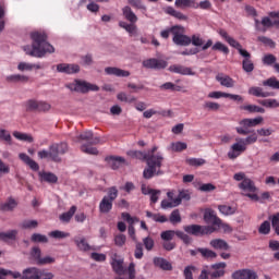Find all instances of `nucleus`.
I'll use <instances>...</instances> for the list:
<instances>
[{"label":"nucleus","instance_id":"nucleus-52","mask_svg":"<svg viewBox=\"0 0 279 279\" xmlns=\"http://www.w3.org/2000/svg\"><path fill=\"white\" fill-rule=\"evenodd\" d=\"M271 232V222L269 220H265L258 228L259 234H269Z\"/></svg>","mask_w":279,"mask_h":279},{"label":"nucleus","instance_id":"nucleus-54","mask_svg":"<svg viewBox=\"0 0 279 279\" xmlns=\"http://www.w3.org/2000/svg\"><path fill=\"white\" fill-rule=\"evenodd\" d=\"M257 40L259 43H263V45H265L266 47H270V49H276V41H274L269 37L259 36V37H257Z\"/></svg>","mask_w":279,"mask_h":279},{"label":"nucleus","instance_id":"nucleus-62","mask_svg":"<svg viewBox=\"0 0 279 279\" xmlns=\"http://www.w3.org/2000/svg\"><path fill=\"white\" fill-rule=\"evenodd\" d=\"M144 253H143V243L141 242H136L135 244V252H134V257L137 260H141V258H143Z\"/></svg>","mask_w":279,"mask_h":279},{"label":"nucleus","instance_id":"nucleus-15","mask_svg":"<svg viewBox=\"0 0 279 279\" xmlns=\"http://www.w3.org/2000/svg\"><path fill=\"white\" fill-rule=\"evenodd\" d=\"M57 71L59 73H66L68 75H73V73H80V65L69 64V63H60L57 65Z\"/></svg>","mask_w":279,"mask_h":279},{"label":"nucleus","instance_id":"nucleus-23","mask_svg":"<svg viewBox=\"0 0 279 279\" xmlns=\"http://www.w3.org/2000/svg\"><path fill=\"white\" fill-rule=\"evenodd\" d=\"M107 75H116V77H130V71H125L119 68L108 66L105 69Z\"/></svg>","mask_w":279,"mask_h":279},{"label":"nucleus","instance_id":"nucleus-41","mask_svg":"<svg viewBox=\"0 0 279 279\" xmlns=\"http://www.w3.org/2000/svg\"><path fill=\"white\" fill-rule=\"evenodd\" d=\"M258 104L264 108H279V101L274 98L258 100Z\"/></svg>","mask_w":279,"mask_h":279},{"label":"nucleus","instance_id":"nucleus-21","mask_svg":"<svg viewBox=\"0 0 279 279\" xmlns=\"http://www.w3.org/2000/svg\"><path fill=\"white\" fill-rule=\"evenodd\" d=\"M119 27L122 29H125L128 32L129 36H137L138 34V27L136 26V23H128L124 21L119 22Z\"/></svg>","mask_w":279,"mask_h":279},{"label":"nucleus","instance_id":"nucleus-28","mask_svg":"<svg viewBox=\"0 0 279 279\" xmlns=\"http://www.w3.org/2000/svg\"><path fill=\"white\" fill-rule=\"evenodd\" d=\"M242 69L245 73H252L254 71V62H252V54L247 52V56H242Z\"/></svg>","mask_w":279,"mask_h":279},{"label":"nucleus","instance_id":"nucleus-57","mask_svg":"<svg viewBox=\"0 0 279 279\" xmlns=\"http://www.w3.org/2000/svg\"><path fill=\"white\" fill-rule=\"evenodd\" d=\"M0 141H4L9 145H12V135L8 130L0 128Z\"/></svg>","mask_w":279,"mask_h":279},{"label":"nucleus","instance_id":"nucleus-17","mask_svg":"<svg viewBox=\"0 0 279 279\" xmlns=\"http://www.w3.org/2000/svg\"><path fill=\"white\" fill-rule=\"evenodd\" d=\"M155 267L162 269V271H173V265L162 257H155L153 259Z\"/></svg>","mask_w":279,"mask_h":279},{"label":"nucleus","instance_id":"nucleus-43","mask_svg":"<svg viewBox=\"0 0 279 279\" xmlns=\"http://www.w3.org/2000/svg\"><path fill=\"white\" fill-rule=\"evenodd\" d=\"M14 138H17V141H24L25 143H32L34 141V137L26 133H21L19 131L13 132Z\"/></svg>","mask_w":279,"mask_h":279},{"label":"nucleus","instance_id":"nucleus-36","mask_svg":"<svg viewBox=\"0 0 279 279\" xmlns=\"http://www.w3.org/2000/svg\"><path fill=\"white\" fill-rule=\"evenodd\" d=\"M146 217H148L153 221H156L157 223H167V221H169L167 216L160 215V214H154L151 211H146Z\"/></svg>","mask_w":279,"mask_h":279},{"label":"nucleus","instance_id":"nucleus-30","mask_svg":"<svg viewBox=\"0 0 279 279\" xmlns=\"http://www.w3.org/2000/svg\"><path fill=\"white\" fill-rule=\"evenodd\" d=\"M106 161L108 162L109 167L113 170L119 169L123 162H125V159L123 157H107Z\"/></svg>","mask_w":279,"mask_h":279},{"label":"nucleus","instance_id":"nucleus-25","mask_svg":"<svg viewBox=\"0 0 279 279\" xmlns=\"http://www.w3.org/2000/svg\"><path fill=\"white\" fill-rule=\"evenodd\" d=\"M209 245L214 250H222L225 252H228V250H230V244H228V242L222 239H214L209 242Z\"/></svg>","mask_w":279,"mask_h":279},{"label":"nucleus","instance_id":"nucleus-4","mask_svg":"<svg viewBox=\"0 0 279 279\" xmlns=\"http://www.w3.org/2000/svg\"><path fill=\"white\" fill-rule=\"evenodd\" d=\"M263 123V117H257L254 119H243L239 122L241 126L235 128V132H238L242 136H247L244 141V145H254L256 141H258V135H256V132L254 130H250V128H256V125H260Z\"/></svg>","mask_w":279,"mask_h":279},{"label":"nucleus","instance_id":"nucleus-27","mask_svg":"<svg viewBox=\"0 0 279 279\" xmlns=\"http://www.w3.org/2000/svg\"><path fill=\"white\" fill-rule=\"evenodd\" d=\"M40 182H47L48 184H57L58 175L53 174V172H39Z\"/></svg>","mask_w":279,"mask_h":279},{"label":"nucleus","instance_id":"nucleus-18","mask_svg":"<svg viewBox=\"0 0 279 279\" xmlns=\"http://www.w3.org/2000/svg\"><path fill=\"white\" fill-rule=\"evenodd\" d=\"M171 73H178L179 75H195V72L191 68L182 64H173L169 66Z\"/></svg>","mask_w":279,"mask_h":279},{"label":"nucleus","instance_id":"nucleus-26","mask_svg":"<svg viewBox=\"0 0 279 279\" xmlns=\"http://www.w3.org/2000/svg\"><path fill=\"white\" fill-rule=\"evenodd\" d=\"M20 160H22V162H25V165H27V167H29V169H32L33 171H38V169H40V166H38V162H36L34 159H31L27 154L25 153H21L19 155Z\"/></svg>","mask_w":279,"mask_h":279},{"label":"nucleus","instance_id":"nucleus-40","mask_svg":"<svg viewBox=\"0 0 279 279\" xmlns=\"http://www.w3.org/2000/svg\"><path fill=\"white\" fill-rule=\"evenodd\" d=\"M17 69H19V71H32L34 69L40 70V69H43V65L34 64V63L21 62V63H19Z\"/></svg>","mask_w":279,"mask_h":279},{"label":"nucleus","instance_id":"nucleus-24","mask_svg":"<svg viewBox=\"0 0 279 279\" xmlns=\"http://www.w3.org/2000/svg\"><path fill=\"white\" fill-rule=\"evenodd\" d=\"M248 95H253V97H263L266 99V97H274V92H265L262 87H251L248 89Z\"/></svg>","mask_w":279,"mask_h":279},{"label":"nucleus","instance_id":"nucleus-34","mask_svg":"<svg viewBox=\"0 0 279 279\" xmlns=\"http://www.w3.org/2000/svg\"><path fill=\"white\" fill-rule=\"evenodd\" d=\"M16 206H19V203H16V199L10 197L5 203H3L0 206V209L3 210L4 213H10V210H13L14 208H16Z\"/></svg>","mask_w":279,"mask_h":279},{"label":"nucleus","instance_id":"nucleus-47","mask_svg":"<svg viewBox=\"0 0 279 279\" xmlns=\"http://www.w3.org/2000/svg\"><path fill=\"white\" fill-rule=\"evenodd\" d=\"M178 236V231L166 230L160 233V239L162 241H173V239Z\"/></svg>","mask_w":279,"mask_h":279},{"label":"nucleus","instance_id":"nucleus-58","mask_svg":"<svg viewBox=\"0 0 279 279\" xmlns=\"http://www.w3.org/2000/svg\"><path fill=\"white\" fill-rule=\"evenodd\" d=\"M169 221L172 223H181L182 222V216L180 215V209H174L170 214Z\"/></svg>","mask_w":279,"mask_h":279},{"label":"nucleus","instance_id":"nucleus-64","mask_svg":"<svg viewBox=\"0 0 279 279\" xmlns=\"http://www.w3.org/2000/svg\"><path fill=\"white\" fill-rule=\"evenodd\" d=\"M37 279H53V274L47 270L37 269Z\"/></svg>","mask_w":279,"mask_h":279},{"label":"nucleus","instance_id":"nucleus-44","mask_svg":"<svg viewBox=\"0 0 279 279\" xmlns=\"http://www.w3.org/2000/svg\"><path fill=\"white\" fill-rule=\"evenodd\" d=\"M197 252L201 254V256H203V258H206L207 260L209 258H217V254L213 250L199 247L197 248Z\"/></svg>","mask_w":279,"mask_h":279},{"label":"nucleus","instance_id":"nucleus-48","mask_svg":"<svg viewBox=\"0 0 279 279\" xmlns=\"http://www.w3.org/2000/svg\"><path fill=\"white\" fill-rule=\"evenodd\" d=\"M218 210L222 214V215H234V213H236V207H232L230 205H220L218 207Z\"/></svg>","mask_w":279,"mask_h":279},{"label":"nucleus","instance_id":"nucleus-38","mask_svg":"<svg viewBox=\"0 0 279 279\" xmlns=\"http://www.w3.org/2000/svg\"><path fill=\"white\" fill-rule=\"evenodd\" d=\"M228 45H230V47H233L234 49H236L240 53V56H248L247 54V50L243 49V47L241 46V44L239 41H236V39L234 38H229V40L227 41Z\"/></svg>","mask_w":279,"mask_h":279},{"label":"nucleus","instance_id":"nucleus-53","mask_svg":"<svg viewBox=\"0 0 279 279\" xmlns=\"http://www.w3.org/2000/svg\"><path fill=\"white\" fill-rule=\"evenodd\" d=\"M21 228H23V230L36 229V228H38V221L37 220H24L21 223Z\"/></svg>","mask_w":279,"mask_h":279},{"label":"nucleus","instance_id":"nucleus-56","mask_svg":"<svg viewBox=\"0 0 279 279\" xmlns=\"http://www.w3.org/2000/svg\"><path fill=\"white\" fill-rule=\"evenodd\" d=\"M277 60L278 59L276 58V56L268 53L264 56L262 61H263V64H266V66H274Z\"/></svg>","mask_w":279,"mask_h":279},{"label":"nucleus","instance_id":"nucleus-46","mask_svg":"<svg viewBox=\"0 0 279 279\" xmlns=\"http://www.w3.org/2000/svg\"><path fill=\"white\" fill-rule=\"evenodd\" d=\"M263 86H269V88H274L275 90H279V81L276 76H271L266 81H263Z\"/></svg>","mask_w":279,"mask_h":279},{"label":"nucleus","instance_id":"nucleus-50","mask_svg":"<svg viewBox=\"0 0 279 279\" xmlns=\"http://www.w3.org/2000/svg\"><path fill=\"white\" fill-rule=\"evenodd\" d=\"M31 241L32 243H49V239L47 238V235H43L40 233H34L31 236Z\"/></svg>","mask_w":279,"mask_h":279},{"label":"nucleus","instance_id":"nucleus-59","mask_svg":"<svg viewBox=\"0 0 279 279\" xmlns=\"http://www.w3.org/2000/svg\"><path fill=\"white\" fill-rule=\"evenodd\" d=\"M125 241H128L125 234L120 233L114 235V245H117V247H123V245H125Z\"/></svg>","mask_w":279,"mask_h":279},{"label":"nucleus","instance_id":"nucleus-20","mask_svg":"<svg viewBox=\"0 0 279 279\" xmlns=\"http://www.w3.org/2000/svg\"><path fill=\"white\" fill-rule=\"evenodd\" d=\"M54 148V160L56 162H60V155L66 154L69 151V145L66 143L52 144L50 145Z\"/></svg>","mask_w":279,"mask_h":279},{"label":"nucleus","instance_id":"nucleus-13","mask_svg":"<svg viewBox=\"0 0 279 279\" xmlns=\"http://www.w3.org/2000/svg\"><path fill=\"white\" fill-rule=\"evenodd\" d=\"M274 26H275L274 22L268 16H264L260 22L255 19L256 32H262L263 34H265V32H267V29H269L270 27H274Z\"/></svg>","mask_w":279,"mask_h":279},{"label":"nucleus","instance_id":"nucleus-2","mask_svg":"<svg viewBox=\"0 0 279 279\" xmlns=\"http://www.w3.org/2000/svg\"><path fill=\"white\" fill-rule=\"evenodd\" d=\"M204 221L210 226H201V225H189L184 226L183 230L187 234H192L193 236H205L206 234H213L217 230L215 226H221V220L215 214L213 209H206L204 213Z\"/></svg>","mask_w":279,"mask_h":279},{"label":"nucleus","instance_id":"nucleus-14","mask_svg":"<svg viewBox=\"0 0 279 279\" xmlns=\"http://www.w3.org/2000/svg\"><path fill=\"white\" fill-rule=\"evenodd\" d=\"M75 141L76 143L85 141L87 144L89 143V145H99V137H95L90 131L81 133Z\"/></svg>","mask_w":279,"mask_h":279},{"label":"nucleus","instance_id":"nucleus-6","mask_svg":"<svg viewBox=\"0 0 279 279\" xmlns=\"http://www.w3.org/2000/svg\"><path fill=\"white\" fill-rule=\"evenodd\" d=\"M119 197V190L117 186H111L107 190V196H104L101 202L99 203V211L102 215H108L110 210H112V204L114 199Z\"/></svg>","mask_w":279,"mask_h":279},{"label":"nucleus","instance_id":"nucleus-19","mask_svg":"<svg viewBox=\"0 0 279 279\" xmlns=\"http://www.w3.org/2000/svg\"><path fill=\"white\" fill-rule=\"evenodd\" d=\"M216 80L219 82L220 86H225V88H234V78L230 77L227 74L219 73L216 76Z\"/></svg>","mask_w":279,"mask_h":279},{"label":"nucleus","instance_id":"nucleus-49","mask_svg":"<svg viewBox=\"0 0 279 279\" xmlns=\"http://www.w3.org/2000/svg\"><path fill=\"white\" fill-rule=\"evenodd\" d=\"M175 206H180V199H174V201L163 199V201H161V208H163V210H167V208H175Z\"/></svg>","mask_w":279,"mask_h":279},{"label":"nucleus","instance_id":"nucleus-29","mask_svg":"<svg viewBox=\"0 0 279 279\" xmlns=\"http://www.w3.org/2000/svg\"><path fill=\"white\" fill-rule=\"evenodd\" d=\"M54 147H51V145L49 146V150L43 149L39 150L37 153L38 158H40V160H45L47 158H49L50 160H52L53 162H56V156H54Z\"/></svg>","mask_w":279,"mask_h":279},{"label":"nucleus","instance_id":"nucleus-32","mask_svg":"<svg viewBox=\"0 0 279 279\" xmlns=\"http://www.w3.org/2000/svg\"><path fill=\"white\" fill-rule=\"evenodd\" d=\"M17 235H19L17 230L0 232V241H3L4 243H8V241H16Z\"/></svg>","mask_w":279,"mask_h":279},{"label":"nucleus","instance_id":"nucleus-22","mask_svg":"<svg viewBox=\"0 0 279 279\" xmlns=\"http://www.w3.org/2000/svg\"><path fill=\"white\" fill-rule=\"evenodd\" d=\"M122 15L129 23H138V16L132 11L130 5L122 8Z\"/></svg>","mask_w":279,"mask_h":279},{"label":"nucleus","instance_id":"nucleus-12","mask_svg":"<svg viewBox=\"0 0 279 279\" xmlns=\"http://www.w3.org/2000/svg\"><path fill=\"white\" fill-rule=\"evenodd\" d=\"M232 279H258V274L252 269L235 270L231 275Z\"/></svg>","mask_w":279,"mask_h":279},{"label":"nucleus","instance_id":"nucleus-61","mask_svg":"<svg viewBox=\"0 0 279 279\" xmlns=\"http://www.w3.org/2000/svg\"><path fill=\"white\" fill-rule=\"evenodd\" d=\"M203 107L205 108V110H213L214 112H217V110L221 108V105H219V102L205 101Z\"/></svg>","mask_w":279,"mask_h":279},{"label":"nucleus","instance_id":"nucleus-42","mask_svg":"<svg viewBox=\"0 0 279 279\" xmlns=\"http://www.w3.org/2000/svg\"><path fill=\"white\" fill-rule=\"evenodd\" d=\"M168 14H170V16H173L174 19H178V21H189V16L184 15V13L177 11L173 8H168L167 10Z\"/></svg>","mask_w":279,"mask_h":279},{"label":"nucleus","instance_id":"nucleus-31","mask_svg":"<svg viewBox=\"0 0 279 279\" xmlns=\"http://www.w3.org/2000/svg\"><path fill=\"white\" fill-rule=\"evenodd\" d=\"M7 82H12L13 84H27L29 82V76L21 75V74H13L7 76Z\"/></svg>","mask_w":279,"mask_h":279},{"label":"nucleus","instance_id":"nucleus-33","mask_svg":"<svg viewBox=\"0 0 279 279\" xmlns=\"http://www.w3.org/2000/svg\"><path fill=\"white\" fill-rule=\"evenodd\" d=\"M75 213H77V207L75 205H73L69 211L63 213L59 216L60 221H63V223H69V221H71V219H73V215H75Z\"/></svg>","mask_w":279,"mask_h":279},{"label":"nucleus","instance_id":"nucleus-35","mask_svg":"<svg viewBox=\"0 0 279 279\" xmlns=\"http://www.w3.org/2000/svg\"><path fill=\"white\" fill-rule=\"evenodd\" d=\"M74 243L82 252H88V250H90V245L86 242V238L76 236L74 238Z\"/></svg>","mask_w":279,"mask_h":279},{"label":"nucleus","instance_id":"nucleus-16","mask_svg":"<svg viewBox=\"0 0 279 279\" xmlns=\"http://www.w3.org/2000/svg\"><path fill=\"white\" fill-rule=\"evenodd\" d=\"M231 151L228 153V158H230V160H234L236 158H239V156H241V154H243V151H245V149H247V147H245V144H239V143H234L231 146Z\"/></svg>","mask_w":279,"mask_h":279},{"label":"nucleus","instance_id":"nucleus-1","mask_svg":"<svg viewBox=\"0 0 279 279\" xmlns=\"http://www.w3.org/2000/svg\"><path fill=\"white\" fill-rule=\"evenodd\" d=\"M128 156L131 158H136L137 160H145L147 168L143 171V178L145 180H151L155 175H162L160 168L162 167V161L165 157L162 155L148 157L147 153L141 150H129Z\"/></svg>","mask_w":279,"mask_h":279},{"label":"nucleus","instance_id":"nucleus-51","mask_svg":"<svg viewBox=\"0 0 279 279\" xmlns=\"http://www.w3.org/2000/svg\"><path fill=\"white\" fill-rule=\"evenodd\" d=\"M48 235L51 236V239H66L71 236V233L60 231V230H54L49 232Z\"/></svg>","mask_w":279,"mask_h":279},{"label":"nucleus","instance_id":"nucleus-7","mask_svg":"<svg viewBox=\"0 0 279 279\" xmlns=\"http://www.w3.org/2000/svg\"><path fill=\"white\" fill-rule=\"evenodd\" d=\"M65 88L74 90V93H82L83 95L90 93V90L93 93H97L99 90V86L82 80H75L73 83L66 84Z\"/></svg>","mask_w":279,"mask_h":279},{"label":"nucleus","instance_id":"nucleus-10","mask_svg":"<svg viewBox=\"0 0 279 279\" xmlns=\"http://www.w3.org/2000/svg\"><path fill=\"white\" fill-rule=\"evenodd\" d=\"M13 279H38V268L31 267L23 270V272L13 271Z\"/></svg>","mask_w":279,"mask_h":279},{"label":"nucleus","instance_id":"nucleus-8","mask_svg":"<svg viewBox=\"0 0 279 279\" xmlns=\"http://www.w3.org/2000/svg\"><path fill=\"white\" fill-rule=\"evenodd\" d=\"M186 29L182 25H174L172 29V41L179 47H189L191 45V37L184 35Z\"/></svg>","mask_w":279,"mask_h":279},{"label":"nucleus","instance_id":"nucleus-45","mask_svg":"<svg viewBox=\"0 0 279 279\" xmlns=\"http://www.w3.org/2000/svg\"><path fill=\"white\" fill-rule=\"evenodd\" d=\"M129 5L135 10H142V12H147V7L143 3V0H128Z\"/></svg>","mask_w":279,"mask_h":279},{"label":"nucleus","instance_id":"nucleus-11","mask_svg":"<svg viewBox=\"0 0 279 279\" xmlns=\"http://www.w3.org/2000/svg\"><path fill=\"white\" fill-rule=\"evenodd\" d=\"M227 267H228V264H226V262H220L211 265L210 269H214V271L209 274L210 278L211 279L223 278L226 276Z\"/></svg>","mask_w":279,"mask_h":279},{"label":"nucleus","instance_id":"nucleus-63","mask_svg":"<svg viewBox=\"0 0 279 279\" xmlns=\"http://www.w3.org/2000/svg\"><path fill=\"white\" fill-rule=\"evenodd\" d=\"M187 145L184 142H177L171 144L172 151H184L186 149Z\"/></svg>","mask_w":279,"mask_h":279},{"label":"nucleus","instance_id":"nucleus-9","mask_svg":"<svg viewBox=\"0 0 279 279\" xmlns=\"http://www.w3.org/2000/svg\"><path fill=\"white\" fill-rule=\"evenodd\" d=\"M143 66L145 69H153L155 71H162V69H167L168 63L162 59L150 58L143 61Z\"/></svg>","mask_w":279,"mask_h":279},{"label":"nucleus","instance_id":"nucleus-37","mask_svg":"<svg viewBox=\"0 0 279 279\" xmlns=\"http://www.w3.org/2000/svg\"><path fill=\"white\" fill-rule=\"evenodd\" d=\"M240 110H246V112H258L259 114H265V108L256 106V105H245L241 106Z\"/></svg>","mask_w":279,"mask_h":279},{"label":"nucleus","instance_id":"nucleus-3","mask_svg":"<svg viewBox=\"0 0 279 279\" xmlns=\"http://www.w3.org/2000/svg\"><path fill=\"white\" fill-rule=\"evenodd\" d=\"M33 40L32 47L25 46L24 51L33 58H45L46 53H53L56 48L47 41V34L34 32L31 34Z\"/></svg>","mask_w":279,"mask_h":279},{"label":"nucleus","instance_id":"nucleus-60","mask_svg":"<svg viewBox=\"0 0 279 279\" xmlns=\"http://www.w3.org/2000/svg\"><path fill=\"white\" fill-rule=\"evenodd\" d=\"M143 244L145 250H147V252H151L154 250V239L151 236H146L143 239Z\"/></svg>","mask_w":279,"mask_h":279},{"label":"nucleus","instance_id":"nucleus-55","mask_svg":"<svg viewBox=\"0 0 279 279\" xmlns=\"http://www.w3.org/2000/svg\"><path fill=\"white\" fill-rule=\"evenodd\" d=\"M213 51H221L222 53H225V56H228V53H230V49L223 45L221 41L216 43L213 47H211Z\"/></svg>","mask_w":279,"mask_h":279},{"label":"nucleus","instance_id":"nucleus-5","mask_svg":"<svg viewBox=\"0 0 279 279\" xmlns=\"http://www.w3.org/2000/svg\"><path fill=\"white\" fill-rule=\"evenodd\" d=\"M233 180L239 183V189L243 191L246 194V197H250V199H253L254 202H258V195L254 194L257 191L256 183L252 181V179L245 177L244 172H238L233 175Z\"/></svg>","mask_w":279,"mask_h":279},{"label":"nucleus","instance_id":"nucleus-39","mask_svg":"<svg viewBox=\"0 0 279 279\" xmlns=\"http://www.w3.org/2000/svg\"><path fill=\"white\" fill-rule=\"evenodd\" d=\"M93 145L96 144H83L81 146V150L83 151V154H89V156H97V154H99V150H97V147H93Z\"/></svg>","mask_w":279,"mask_h":279}]
</instances>
